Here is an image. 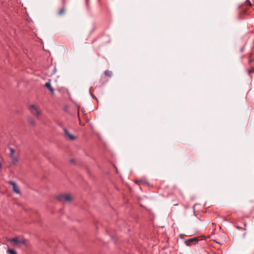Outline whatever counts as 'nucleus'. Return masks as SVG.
<instances>
[{
	"label": "nucleus",
	"mask_w": 254,
	"mask_h": 254,
	"mask_svg": "<svg viewBox=\"0 0 254 254\" xmlns=\"http://www.w3.org/2000/svg\"><path fill=\"white\" fill-rule=\"evenodd\" d=\"M30 110L33 115L38 116L40 115V112L38 108L34 105L30 106Z\"/></svg>",
	"instance_id": "obj_4"
},
{
	"label": "nucleus",
	"mask_w": 254,
	"mask_h": 254,
	"mask_svg": "<svg viewBox=\"0 0 254 254\" xmlns=\"http://www.w3.org/2000/svg\"><path fill=\"white\" fill-rule=\"evenodd\" d=\"M10 150V158L11 161V163L13 165H16L18 162V157L15 155V150L12 148H9Z\"/></svg>",
	"instance_id": "obj_2"
},
{
	"label": "nucleus",
	"mask_w": 254,
	"mask_h": 254,
	"mask_svg": "<svg viewBox=\"0 0 254 254\" xmlns=\"http://www.w3.org/2000/svg\"><path fill=\"white\" fill-rule=\"evenodd\" d=\"M64 12H65V8L64 7H63L59 10V11L58 12V14L60 15H61L64 14Z\"/></svg>",
	"instance_id": "obj_10"
},
{
	"label": "nucleus",
	"mask_w": 254,
	"mask_h": 254,
	"mask_svg": "<svg viewBox=\"0 0 254 254\" xmlns=\"http://www.w3.org/2000/svg\"><path fill=\"white\" fill-rule=\"evenodd\" d=\"M112 71L107 70L105 71V74L107 76L111 77L112 76Z\"/></svg>",
	"instance_id": "obj_11"
},
{
	"label": "nucleus",
	"mask_w": 254,
	"mask_h": 254,
	"mask_svg": "<svg viewBox=\"0 0 254 254\" xmlns=\"http://www.w3.org/2000/svg\"><path fill=\"white\" fill-rule=\"evenodd\" d=\"M244 226H245L244 229L246 230V224H245V223L244 224Z\"/></svg>",
	"instance_id": "obj_16"
},
{
	"label": "nucleus",
	"mask_w": 254,
	"mask_h": 254,
	"mask_svg": "<svg viewBox=\"0 0 254 254\" xmlns=\"http://www.w3.org/2000/svg\"><path fill=\"white\" fill-rule=\"evenodd\" d=\"M29 123L31 125H35V121L34 120L32 119H29Z\"/></svg>",
	"instance_id": "obj_12"
},
{
	"label": "nucleus",
	"mask_w": 254,
	"mask_h": 254,
	"mask_svg": "<svg viewBox=\"0 0 254 254\" xmlns=\"http://www.w3.org/2000/svg\"><path fill=\"white\" fill-rule=\"evenodd\" d=\"M237 229H241V228L239 226H237Z\"/></svg>",
	"instance_id": "obj_15"
},
{
	"label": "nucleus",
	"mask_w": 254,
	"mask_h": 254,
	"mask_svg": "<svg viewBox=\"0 0 254 254\" xmlns=\"http://www.w3.org/2000/svg\"><path fill=\"white\" fill-rule=\"evenodd\" d=\"M57 199L63 203H66L71 200V196L69 194H60L57 196Z\"/></svg>",
	"instance_id": "obj_1"
},
{
	"label": "nucleus",
	"mask_w": 254,
	"mask_h": 254,
	"mask_svg": "<svg viewBox=\"0 0 254 254\" xmlns=\"http://www.w3.org/2000/svg\"><path fill=\"white\" fill-rule=\"evenodd\" d=\"M198 241V239L197 238H190V239L188 240V241L186 242V243L189 242V243H196V242H197Z\"/></svg>",
	"instance_id": "obj_8"
},
{
	"label": "nucleus",
	"mask_w": 254,
	"mask_h": 254,
	"mask_svg": "<svg viewBox=\"0 0 254 254\" xmlns=\"http://www.w3.org/2000/svg\"><path fill=\"white\" fill-rule=\"evenodd\" d=\"M10 242L13 243L14 245H17L19 244H24V242L23 241H20L17 238H14L13 239H9Z\"/></svg>",
	"instance_id": "obj_5"
},
{
	"label": "nucleus",
	"mask_w": 254,
	"mask_h": 254,
	"mask_svg": "<svg viewBox=\"0 0 254 254\" xmlns=\"http://www.w3.org/2000/svg\"><path fill=\"white\" fill-rule=\"evenodd\" d=\"M251 72H252V70H248V73L250 74L251 73Z\"/></svg>",
	"instance_id": "obj_13"
},
{
	"label": "nucleus",
	"mask_w": 254,
	"mask_h": 254,
	"mask_svg": "<svg viewBox=\"0 0 254 254\" xmlns=\"http://www.w3.org/2000/svg\"><path fill=\"white\" fill-rule=\"evenodd\" d=\"M246 2H247V3L250 4V1H249V0H247V1H246Z\"/></svg>",
	"instance_id": "obj_14"
},
{
	"label": "nucleus",
	"mask_w": 254,
	"mask_h": 254,
	"mask_svg": "<svg viewBox=\"0 0 254 254\" xmlns=\"http://www.w3.org/2000/svg\"><path fill=\"white\" fill-rule=\"evenodd\" d=\"M7 253L8 254H17V253L14 250L11 249H8L7 250Z\"/></svg>",
	"instance_id": "obj_9"
},
{
	"label": "nucleus",
	"mask_w": 254,
	"mask_h": 254,
	"mask_svg": "<svg viewBox=\"0 0 254 254\" xmlns=\"http://www.w3.org/2000/svg\"><path fill=\"white\" fill-rule=\"evenodd\" d=\"M45 86L51 91L52 95L54 94V89L52 87L50 82H47L45 84Z\"/></svg>",
	"instance_id": "obj_6"
},
{
	"label": "nucleus",
	"mask_w": 254,
	"mask_h": 254,
	"mask_svg": "<svg viewBox=\"0 0 254 254\" xmlns=\"http://www.w3.org/2000/svg\"><path fill=\"white\" fill-rule=\"evenodd\" d=\"M64 132L65 135L67 136H68L70 140H73L74 139L75 137L73 135L70 134V133L68 132V131L66 129H64Z\"/></svg>",
	"instance_id": "obj_7"
},
{
	"label": "nucleus",
	"mask_w": 254,
	"mask_h": 254,
	"mask_svg": "<svg viewBox=\"0 0 254 254\" xmlns=\"http://www.w3.org/2000/svg\"><path fill=\"white\" fill-rule=\"evenodd\" d=\"M8 184L12 186L13 191L17 194H20V190L17 184L12 181H8Z\"/></svg>",
	"instance_id": "obj_3"
}]
</instances>
